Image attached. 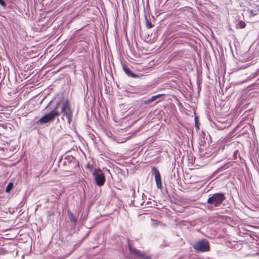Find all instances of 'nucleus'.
I'll return each mask as SVG.
<instances>
[{"label": "nucleus", "mask_w": 259, "mask_h": 259, "mask_svg": "<svg viewBox=\"0 0 259 259\" xmlns=\"http://www.w3.org/2000/svg\"><path fill=\"white\" fill-rule=\"evenodd\" d=\"M258 71H259V68H258Z\"/></svg>", "instance_id": "412c9836"}, {"label": "nucleus", "mask_w": 259, "mask_h": 259, "mask_svg": "<svg viewBox=\"0 0 259 259\" xmlns=\"http://www.w3.org/2000/svg\"><path fill=\"white\" fill-rule=\"evenodd\" d=\"M146 19V27L147 28H151L154 26V25L152 24L150 21H149L147 17L145 18Z\"/></svg>", "instance_id": "9b49d317"}, {"label": "nucleus", "mask_w": 259, "mask_h": 259, "mask_svg": "<svg viewBox=\"0 0 259 259\" xmlns=\"http://www.w3.org/2000/svg\"><path fill=\"white\" fill-rule=\"evenodd\" d=\"M152 171L154 174V178L156 182L157 187L158 189H161L162 188V182L161 180V177L159 170L155 167L152 169Z\"/></svg>", "instance_id": "0eeeda50"}, {"label": "nucleus", "mask_w": 259, "mask_h": 259, "mask_svg": "<svg viewBox=\"0 0 259 259\" xmlns=\"http://www.w3.org/2000/svg\"><path fill=\"white\" fill-rule=\"evenodd\" d=\"M61 112L63 114V116H66L68 124H70L72 118V111L68 101L66 100L63 102Z\"/></svg>", "instance_id": "7ed1b4c3"}, {"label": "nucleus", "mask_w": 259, "mask_h": 259, "mask_svg": "<svg viewBox=\"0 0 259 259\" xmlns=\"http://www.w3.org/2000/svg\"><path fill=\"white\" fill-rule=\"evenodd\" d=\"M60 106V102L57 103V105H56L55 108L54 110H56V109Z\"/></svg>", "instance_id": "2eb2a0df"}, {"label": "nucleus", "mask_w": 259, "mask_h": 259, "mask_svg": "<svg viewBox=\"0 0 259 259\" xmlns=\"http://www.w3.org/2000/svg\"><path fill=\"white\" fill-rule=\"evenodd\" d=\"M93 176L97 186L101 187L104 185L106 179L104 174L100 169H96L93 172Z\"/></svg>", "instance_id": "39448f33"}, {"label": "nucleus", "mask_w": 259, "mask_h": 259, "mask_svg": "<svg viewBox=\"0 0 259 259\" xmlns=\"http://www.w3.org/2000/svg\"><path fill=\"white\" fill-rule=\"evenodd\" d=\"M13 184L12 183H9L6 187V192L8 193L12 189Z\"/></svg>", "instance_id": "f8f14e48"}, {"label": "nucleus", "mask_w": 259, "mask_h": 259, "mask_svg": "<svg viewBox=\"0 0 259 259\" xmlns=\"http://www.w3.org/2000/svg\"><path fill=\"white\" fill-rule=\"evenodd\" d=\"M250 13H251V14H253V10H251V11H250Z\"/></svg>", "instance_id": "f3484780"}, {"label": "nucleus", "mask_w": 259, "mask_h": 259, "mask_svg": "<svg viewBox=\"0 0 259 259\" xmlns=\"http://www.w3.org/2000/svg\"><path fill=\"white\" fill-rule=\"evenodd\" d=\"M238 25L239 26L240 28H244L246 24L243 21H239L238 23Z\"/></svg>", "instance_id": "ddd939ff"}, {"label": "nucleus", "mask_w": 259, "mask_h": 259, "mask_svg": "<svg viewBox=\"0 0 259 259\" xmlns=\"http://www.w3.org/2000/svg\"><path fill=\"white\" fill-rule=\"evenodd\" d=\"M162 96V95H161V94H159V95H157L155 96H153L151 97L150 99L146 100L145 101V103L148 104V103H151V102L156 100L157 99L159 98Z\"/></svg>", "instance_id": "9d476101"}, {"label": "nucleus", "mask_w": 259, "mask_h": 259, "mask_svg": "<svg viewBox=\"0 0 259 259\" xmlns=\"http://www.w3.org/2000/svg\"><path fill=\"white\" fill-rule=\"evenodd\" d=\"M128 241V249L131 254V257L134 259H145V254L139 250L134 248Z\"/></svg>", "instance_id": "423d86ee"}, {"label": "nucleus", "mask_w": 259, "mask_h": 259, "mask_svg": "<svg viewBox=\"0 0 259 259\" xmlns=\"http://www.w3.org/2000/svg\"><path fill=\"white\" fill-rule=\"evenodd\" d=\"M123 70L124 71V72L126 73L127 75L128 76L133 77V78H138L139 77V75L137 74H136L134 73H133L131 69L127 67L125 65H123L122 66Z\"/></svg>", "instance_id": "6e6552de"}, {"label": "nucleus", "mask_w": 259, "mask_h": 259, "mask_svg": "<svg viewBox=\"0 0 259 259\" xmlns=\"http://www.w3.org/2000/svg\"><path fill=\"white\" fill-rule=\"evenodd\" d=\"M157 225V223L156 222V223H154V225Z\"/></svg>", "instance_id": "6ab92c4d"}, {"label": "nucleus", "mask_w": 259, "mask_h": 259, "mask_svg": "<svg viewBox=\"0 0 259 259\" xmlns=\"http://www.w3.org/2000/svg\"><path fill=\"white\" fill-rule=\"evenodd\" d=\"M193 248L197 252H204L210 249L209 243L208 240L202 239L193 244Z\"/></svg>", "instance_id": "f03ea898"}, {"label": "nucleus", "mask_w": 259, "mask_h": 259, "mask_svg": "<svg viewBox=\"0 0 259 259\" xmlns=\"http://www.w3.org/2000/svg\"><path fill=\"white\" fill-rule=\"evenodd\" d=\"M226 199V197L224 193H217L212 194L207 199V203L214 207H218Z\"/></svg>", "instance_id": "f257e3e1"}, {"label": "nucleus", "mask_w": 259, "mask_h": 259, "mask_svg": "<svg viewBox=\"0 0 259 259\" xmlns=\"http://www.w3.org/2000/svg\"><path fill=\"white\" fill-rule=\"evenodd\" d=\"M157 225V223L156 222V223H154V225Z\"/></svg>", "instance_id": "aec40b11"}, {"label": "nucleus", "mask_w": 259, "mask_h": 259, "mask_svg": "<svg viewBox=\"0 0 259 259\" xmlns=\"http://www.w3.org/2000/svg\"><path fill=\"white\" fill-rule=\"evenodd\" d=\"M0 5L3 7H6L7 5L4 0H0Z\"/></svg>", "instance_id": "4468645a"}, {"label": "nucleus", "mask_w": 259, "mask_h": 259, "mask_svg": "<svg viewBox=\"0 0 259 259\" xmlns=\"http://www.w3.org/2000/svg\"><path fill=\"white\" fill-rule=\"evenodd\" d=\"M223 167H220V169L221 170L222 169H223Z\"/></svg>", "instance_id": "a211bd4d"}, {"label": "nucleus", "mask_w": 259, "mask_h": 259, "mask_svg": "<svg viewBox=\"0 0 259 259\" xmlns=\"http://www.w3.org/2000/svg\"><path fill=\"white\" fill-rule=\"evenodd\" d=\"M59 116V113L57 110H53L50 113L45 114L41 117L37 121V123L44 124L53 121L56 116Z\"/></svg>", "instance_id": "20e7f679"}, {"label": "nucleus", "mask_w": 259, "mask_h": 259, "mask_svg": "<svg viewBox=\"0 0 259 259\" xmlns=\"http://www.w3.org/2000/svg\"><path fill=\"white\" fill-rule=\"evenodd\" d=\"M132 191H133V193L135 194V190L133 188Z\"/></svg>", "instance_id": "dca6fc26"}, {"label": "nucleus", "mask_w": 259, "mask_h": 259, "mask_svg": "<svg viewBox=\"0 0 259 259\" xmlns=\"http://www.w3.org/2000/svg\"><path fill=\"white\" fill-rule=\"evenodd\" d=\"M67 213L69 220L73 224V226H75L77 222V219L70 210H68Z\"/></svg>", "instance_id": "1a4fd4ad"}]
</instances>
